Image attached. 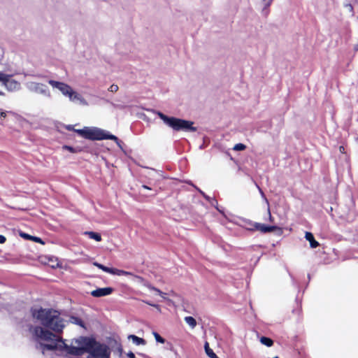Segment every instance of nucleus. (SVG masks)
I'll return each mask as SVG.
<instances>
[{
    "instance_id": "f257e3e1",
    "label": "nucleus",
    "mask_w": 358,
    "mask_h": 358,
    "mask_svg": "<svg viewBox=\"0 0 358 358\" xmlns=\"http://www.w3.org/2000/svg\"><path fill=\"white\" fill-rule=\"evenodd\" d=\"M31 316L36 325L29 331L45 355L52 353L62 355H80L87 352V358H110V350L105 345L89 338L80 337L68 345L59 335L66 327V321L52 309L34 308Z\"/></svg>"
},
{
    "instance_id": "f03ea898",
    "label": "nucleus",
    "mask_w": 358,
    "mask_h": 358,
    "mask_svg": "<svg viewBox=\"0 0 358 358\" xmlns=\"http://www.w3.org/2000/svg\"><path fill=\"white\" fill-rule=\"evenodd\" d=\"M75 131L80 136L92 141H101L103 139L113 140L116 142L118 146L121 147L120 143L115 136L110 134L108 132L101 129L86 127L81 129H76Z\"/></svg>"
},
{
    "instance_id": "7ed1b4c3",
    "label": "nucleus",
    "mask_w": 358,
    "mask_h": 358,
    "mask_svg": "<svg viewBox=\"0 0 358 358\" xmlns=\"http://www.w3.org/2000/svg\"><path fill=\"white\" fill-rule=\"evenodd\" d=\"M157 115L159 118L169 127L176 131H196V128L193 126L194 123L191 121H187L173 117H169L165 115L161 112H157Z\"/></svg>"
},
{
    "instance_id": "20e7f679",
    "label": "nucleus",
    "mask_w": 358,
    "mask_h": 358,
    "mask_svg": "<svg viewBox=\"0 0 358 358\" xmlns=\"http://www.w3.org/2000/svg\"><path fill=\"white\" fill-rule=\"evenodd\" d=\"M93 264L96 266L97 268L101 269L104 272L110 273L112 275H115L118 276L121 275H125V276H134L135 278L138 279L140 281H143V278L140 276L135 275L132 273L126 271L124 270L115 268H109L107 266H103V264H101L98 262H94Z\"/></svg>"
},
{
    "instance_id": "39448f33",
    "label": "nucleus",
    "mask_w": 358,
    "mask_h": 358,
    "mask_svg": "<svg viewBox=\"0 0 358 358\" xmlns=\"http://www.w3.org/2000/svg\"><path fill=\"white\" fill-rule=\"evenodd\" d=\"M248 224L249 227H247V229L250 231H258L264 234L281 231V228L277 226H268L259 222H252L250 221H248Z\"/></svg>"
},
{
    "instance_id": "423d86ee",
    "label": "nucleus",
    "mask_w": 358,
    "mask_h": 358,
    "mask_svg": "<svg viewBox=\"0 0 358 358\" xmlns=\"http://www.w3.org/2000/svg\"><path fill=\"white\" fill-rule=\"evenodd\" d=\"M1 83L9 92H14L20 89V82L12 78V76L9 74H3Z\"/></svg>"
},
{
    "instance_id": "0eeeda50",
    "label": "nucleus",
    "mask_w": 358,
    "mask_h": 358,
    "mask_svg": "<svg viewBox=\"0 0 358 358\" xmlns=\"http://www.w3.org/2000/svg\"><path fill=\"white\" fill-rule=\"evenodd\" d=\"M49 84L52 87L59 90L64 96L67 97L73 90L70 85L62 82H57L50 80H49Z\"/></svg>"
},
{
    "instance_id": "6e6552de",
    "label": "nucleus",
    "mask_w": 358,
    "mask_h": 358,
    "mask_svg": "<svg viewBox=\"0 0 358 358\" xmlns=\"http://www.w3.org/2000/svg\"><path fill=\"white\" fill-rule=\"evenodd\" d=\"M39 260L44 264L49 265L52 268H62V264L57 257L53 256L40 257Z\"/></svg>"
},
{
    "instance_id": "1a4fd4ad",
    "label": "nucleus",
    "mask_w": 358,
    "mask_h": 358,
    "mask_svg": "<svg viewBox=\"0 0 358 358\" xmlns=\"http://www.w3.org/2000/svg\"><path fill=\"white\" fill-rule=\"evenodd\" d=\"M68 98L69 100L72 102L77 103L82 106H87L88 102L87 100L78 92L75 91L74 90H72L71 94L69 95Z\"/></svg>"
},
{
    "instance_id": "9d476101",
    "label": "nucleus",
    "mask_w": 358,
    "mask_h": 358,
    "mask_svg": "<svg viewBox=\"0 0 358 358\" xmlns=\"http://www.w3.org/2000/svg\"><path fill=\"white\" fill-rule=\"evenodd\" d=\"M113 289L111 287H103V288H98L95 290H93L91 292V295L94 297H101L110 295L112 294Z\"/></svg>"
},
{
    "instance_id": "9b49d317",
    "label": "nucleus",
    "mask_w": 358,
    "mask_h": 358,
    "mask_svg": "<svg viewBox=\"0 0 358 358\" xmlns=\"http://www.w3.org/2000/svg\"><path fill=\"white\" fill-rule=\"evenodd\" d=\"M44 85L37 83H30L28 84V87L30 90L38 92L45 93Z\"/></svg>"
},
{
    "instance_id": "f8f14e48",
    "label": "nucleus",
    "mask_w": 358,
    "mask_h": 358,
    "mask_svg": "<svg viewBox=\"0 0 358 358\" xmlns=\"http://www.w3.org/2000/svg\"><path fill=\"white\" fill-rule=\"evenodd\" d=\"M305 238L310 243V245L312 248H315L319 245V243L315 241L312 233L306 232Z\"/></svg>"
},
{
    "instance_id": "ddd939ff",
    "label": "nucleus",
    "mask_w": 358,
    "mask_h": 358,
    "mask_svg": "<svg viewBox=\"0 0 358 358\" xmlns=\"http://www.w3.org/2000/svg\"><path fill=\"white\" fill-rule=\"evenodd\" d=\"M128 339L131 340L136 345H145L146 344V341L143 338H139L135 335H129Z\"/></svg>"
},
{
    "instance_id": "4468645a",
    "label": "nucleus",
    "mask_w": 358,
    "mask_h": 358,
    "mask_svg": "<svg viewBox=\"0 0 358 358\" xmlns=\"http://www.w3.org/2000/svg\"><path fill=\"white\" fill-rule=\"evenodd\" d=\"M149 289H150L151 296H159L160 297H162V299H164L165 300L167 299L166 294L161 292L159 289L155 288L153 287H150Z\"/></svg>"
},
{
    "instance_id": "2eb2a0df",
    "label": "nucleus",
    "mask_w": 358,
    "mask_h": 358,
    "mask_svg": "<svg viewBox=\"0 0 358 358\" xmlns=\"http://www.w3.org/2000/svg\"><path fill=\"white\" fill-rule=\"evenodd\" d=\"M84 234L96 242H100L102 240L101 234L94 231H85Z\"/></svg>"
},
{
    "instance_id": "dca6fc26",
    "label": "nucleus",
    "mask_w": 358,
    "mask_h": 358,
    "mask_svg": "<svg viewBox=\"0 0 358 358\" xmlns=\"http://www.w3.org/2000/svg\"><path fill=\"white\" fill-rule=\"evenodd\" d=\"M185 321L192 329L196 326V321L193 317H191V316L185 317Z\"/></svg>"
},
{
    "instance_id": "f3484780",
    "label": "nucleus",
    "mask_w": 358,
    "mask_h": 358,
    "mask_svg": "<svg viewBox=\"0 0 358 358\" xmlns=\"http://www.w3.org/2000/svg\"><path fill=\"white\" fill-rule=\"evenodd\" d=\"M260 342L262 344L266 345L268 347H271L273 344V342L271 338L264 336L260 338Z\"/></svg>"
},
{
    "instance_id": "a211bd4d",
    "label": "nucleus",
    "mask_w": 358,
    "mask_h": 358,
    "mask_svg": "<svg viewBox=\"0 0 358 358\" xmlns=\"http://www.w3.org/2000/svg\"><path fill=\"white\" fill-rule=\"evenodd\" d=\"M70 322L73 324H78L80 327H84V324L83 322V321L81 320H80L79 318H77V317H71L70 319Z\"/></svg>"
},
{
    "instance_id": "6ab92c4d",
    "label": "nucleus",
    "mask_w": 358,
    "mask_h": 358,
    "mask_svg": "<svg viewBox=\"0 0 358 358\" xmlns=\"http://www.w3.org/2000/svg\"><path fill=\"white\" fill-rule=\"evenodd\" d=\"M246 148L245 145L243 143H237L234 146V150L236 151H242L244 150Z\"/></svg>"
},
{
    "instance_id": "aec40b11",
    "label": "nucleus",
    "mask_w": 358,
    "mask_h": 358,
    "mask_svg": "<svg viewBox=\"0 0 358 358\" xmlns=\"http://www.w3.org/2000/svg\"><path fill=\"white\" fill-rule=\"evenodd\" d=\"M264 200L266 201V203H267V206H268V208H267V213H268V220L269 222H273V220H274V218L271 215V210H270V208H269V203H268V201L267 200L266 198L264 197Z\"/></svg>"
},
{
    "instance_id": "412c9836",
    "label": "nucleus",
    "mask_w": 358,
    "mask_h": 358,
    "mask_svg": "<svg viewBox=\"0 0 358 358\" xmlns=\"http://www.w3.org/2000/svg\"><path fill=\"white\" fill-rule=\"evenodd\" d=\"M153 336L157 342L160 343H164L165 340L162 337H161L159 334H157V332H153Z\"/></svg>"
},
{
    "instance_id": "4be33fe9",
    "label": "nucleus",
    "mask_w": 358,
    "mask_h": 358,
    "mask_svg": "<svg viewBox=\"0 0 358 358\" xmlns=\"http://www.w3.org/2000/svg\"><path fill=\"white\" fill-rule=\"evenodd\" d=\"M62 150H67V151H69V152H70L71 153H76V152H78V150L76 148H74L73 147H71V146H69V145H64L62 147Z\"/></svg>"
},
{
    "instance_id": "5701e85b",
    "label": "nucleus",
    "mask_w": 358,
    "mask_h": 358,
    "mask_svg": "<svg viewBox=\"0 0 358 358\" xmlns=\"http://www.w3.org/2000/svg\"><path fill=\"white\" fill-rule=\"evenodd\" d=\"M31 241H34V242H36V243H40L41 245H44L45 243L44 241L39 237H36V236H31Z\"/></svg>"
},
{
    "instance_id": "b1692460",
    "label": "nucleus",
    "mask_w": 358,
    "mask_h": 358,
    "mask_svg": "<svg viewBox=\"0 0 358 358\" xmlns=\"http://www.w3.org/2000/svg\"><path fill=\"white\" fill-rule=\"evenodd\" d=\"M144 302H145V303H147L148 305L151 306H152V307L155 308H156V310H157L159 313H162V309H161V308H160V306H159V305H157V304H155V303H150V302H149V301H144Z\"/></svg>"
},
{
    "instance_id": "393cba45",
    "label": "nucleus",
    "mask_w": 358,
    "mask_h": 358,
    "mask_svg": "<svg viewBox=\"0 0 358 358\" xmlns=\"http://www.w3.org/2000/svg\"><path fill=\"white\" fill-rule=\"evenodd\" d=\"M206 355L210 357V358H217L218 357L215 355V353H214V352L213 351L212 349H210L208 350L206 352Z\"/></svg>"
},
{
    "instance_id": "a878e982",
    "label": "nucleus",
    "mask_w": 358,
    "mask_h": 358,
    "mask_svg": "<svg viewBox=\"0 0 358 358\" xmlns=\"http://www.w3.org/2000/svg\"><path fill=\"white\" fill-rule=\"evenodd\" d=\"M20 236L24 238V239H27V240H31V238L32 236L28 234H26V233H24V232H20Z\"/></svg>"
},
{
    "instance_id": "bb28decb",
    "label": "nucleus",
    "mask_w": 358,
    "mask_h": 358,
    "mask_svg": "<svg viewBox=\"0 0 358 358\" xmlns=\"http://www.w3.org/2000/svg\"><path fill=\"white\" fill-rule=\"evenodd\" d=\"M108 90L111 92H116L118 90V86L117 85H112L110 86Z\"/></svg>"
},
{
    "instance_id": "cd10ccee",
    "label": "nucleus",
    "mask_w": 358,
    "mask_h": 358,
    "mask_svg": "<svg viewBox=\"0 0 358 358\" xmlns=\"http://www.w3.org/2000/svg\"><path fill=\"white\" fill-rule=\"evenodd\" d=\"M263 3L265 6H268L273 1V0H262Z\"/></svg>"
},
{
    "instance_id": "c85d7f7f",
    "label": "nucleus",
    "mask_w": 358,
    "mask_h": 358,
    "mask_svg": "<svg viewBox=\"0 0 358 358\" xmlns=\"http://www.w3.org/2000/svg\"><path fill=\"white\" fill-rule=\"evenodd\" d=\"M6 116H7V113H6V111H3V110H1V111L0 112V117H1V118L4 119V118H6Z\"/></svg>"
},
{
    "instance_id": "c756f323",
    "label": "nucleus",
    "mask_w": 358,
    "mask_h": 358,
    "mask_svg": "<svg viewBox=\"0 0 358 358\" xmlns=\"http://www.w3.org/2000/svg\"><path fill=\"white\" fill-rule=\"evenodd\" d=\"M6 238L3 236V235H0V244H3L6 242Z\"/></svg>"
},
{
    "instance_id": "7c9ffc66",
    "label": "nucleus",
    "mask_w": 358,
    "mask_h": 358,
    "mask_svg": "<svg viewBox=\"0 0 358 358\" xmlns=\"http://www.w3.org/2000/svg\"><path fill=\"white\" fill-rule=\"evenodd\" d=\"M204 348H205V352H206L208 350H210V347H209V345H208V343L206 342L204 345Z\"/></svg>"
},
{
    "instance_id": "2f4dec72",
    "label": "nucleus",
    "mask_w": 358,
    "mask_h": 358,
    "mask_svg": "<svg viewBox=\"0 0 358 358\" xmlns=\"http://www.w3.org/2000/svg\"><path fill=\"white\" fill-rule=\"evenodd\" d=\"M339 151H340L341 153H345V148H344V146L341 145V146L339 147Z\"/></svg>"
},
{
    "instance_id": "473e14b6",
    "label": "nucleus",
    "mask_w": 358,
    "mask_h": 358,
    "mask_svg": "<svg viewBox=\"0 0 358 358\" xmlns=\"http://www.w3.org/2000/svg\"><path fill=\"white\" fill-rule=\"evenodd\" d=\"M127 357L129 358H135V355L133 352H130L127 354Z\"/></svg>"
},
{
    "instance_id": "72a5a7b5",
    "label": "nucleus",
    "mask_w": 358,
    "mask_h": 358,
    "mask_svg": "<svg viewBox=\"0 0 358 358\" xmlns=\"http://www.w3.org/2000/svg\"><path fill=\"white\" fill-rule=\"evenodd\" d=\"M143 187L144 189H150V188L149 187L146 186V185H143Z\"/></svg>"
},
{
    "instance_id": "f704fd0d",
    "label": "nucleus",
    "mask_w": 358,
    "mask_h": 358,
    "mask_svg": "<svg viewBox=\"0 0 358 358\" xmlns=\"http://www.w3.org/2000/svg\"><path fill=\"white\" fill-rule=\"evenodd\" d=\"M4 95H5L4 92L2 91H0V96H4Z\"/></svg>"
},
{
    "instance_id": "c9c22d12",
    "label": "nucleus",
    "mask_w": 358,
    "mask_h": 358,
    "mask_svg": "<svg viewBox=\"0 0 358 358\" xmlns=\"http://www.w3.org/2000/svg\"><path fill=\"white\" fill-rule=\"evenodd\" d=\"M217 358H219V357H217Z\"/></svg>"
}]
</instances>
